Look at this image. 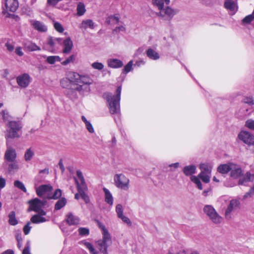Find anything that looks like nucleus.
Listing matches in <instances>:
<instances>
[{
  "label": "nucleus",
  "instance_id": "1",
  "mask_svg": "<svg viewBox=\"0 0 254 254\" xmlns=\"http://www.w3.org/2000/svg\"><path fill=\"white\" fill-rule=\"evenodd\" d=\"M93 80L88 75L80 74L77 72L71 73L69 78H64L60 81V85L66 89L65 93L69 97L75 91L83 93L85 90L90 91L89 86Z\"/></svg>",
  "mask_w": 254,
  "mask_h": 254
},
{
  "label": "nucleus",
  "instance_id": "2",
  "mask_svg": "<svg viewBox=\"0 0 254 254\" xmlns=\"http://www.w3.org/2000/svg\"><path fill=\"white\" fill-rule=\"evenodd\" d=\"M99 227L102 231V238L96 241V247L99 251L96 250L94 246L86 240H83L79 244L85 247L90 254H99V252L103 254H108V248L112 244V238L108 230L105 226L100 224Z\"/></svg>",
  "mask_w": 254,
  "mask_h": 254
},
{
  "label": "nucleus",
  "instance_id": "3",
  "mask_svg": "<svg viewBox=\"0 0 254 254\" xmlns=\"http://www.w3.org/2000/svg\"><path fill=\"white\" fill-rule=\"evenodd\" d=\"M122 87L120 86L116 89L115 95L111 93H104V97L107 100L110 112L112 114H120V100Z\"/></svg>",
  "mask_w": 254,
  "mask_h": 254
},
{
  "label": "nucleus",
  "instance_id": "4",
  "mask_svg": "<svg viewBox=\"0 0 254 254\" xmlns=\"http://www.w3.org/2000/svg\"><path fill=\"white\" fill-rule=\"evenodd\" d=\"M76 176L78 178V180H75L78 193H80V197L84 200L86 203H87L90 201L89 197L85 193V191L87 190V187L85 183V181L83 176L82 173L80 170H77Z\"/></svg>",
  "mask_w": 254,
  "mask_h": 254
},
{
  "label": "nucleus",
  "instance_id": "5",
  "mask_svg": "<svg viewBox=\"0 0 254 254\" xmlns=\"http://www.w3.org/2000/svg\"><path fill=\"white\" fill-rule=\"evenodd\" d=\"M6 126L7 127L5 134V137L6 138H18L20 136L18 132L22 127V124L20 121H9Z\"/></svg>",
  "mask_w": 254,
  "mask_h": 254
},
{
  "label": "nucleus",
  "instance_id": "6",
  "mask_svg": "<svg viewBox=\"0 0 254 254\" xmlns=\"http://www.w3.org/2000/svg\"><path fill=\"white\" fill-rule=\"evenodd\" d=\"M114 181L115 186L120 189L127 190L129 189V180L122 173L116 174Z\"/></svg>",
  "mask_w": 254,
  "mask_h": 254
},
{
  "label": "nucleus",
  "instance_id": "7",
  "mask_svg": "<svg viewBox=\"0 0 254 254\" xmlns=\"http://www.w3.org/2000/svg\"><path fill=\"white\" fill-rule=\"evenodd\" d=\"M203 211L213 223L217 224L221 223L222 221L223 218L217 213L211 205H207L205 206Z\"/></svg>",
  "mask_w": 254,
  "mask_h": 254
},
{
  "label": "nucleus",
  "instance_id": "8",
  "mask_svg": "<svg viewBox=\"0 0 254 254\" xmlns=\"http://www.w3.org/2000/svg\"><path fill=\"white\" fill-rule=\"evenodd\" d=\"M178 12L177 10L167 6L160 9L158 12L156 13V15L163 20H170Z\"/></svg>",
  "mask_w": 254,
  "mask_h": 254
},
{
  "label": "nucleus",
  "instance_id": "9",
  "mask_svg": "<svg viewBox=\"0 0 254 254\" xmlns=\"http://www.w3.org/2000/svg\"><path fill=\"white\" fill-rule=\"evenodd\" d=\"M30 209L36 212H41L43 215H46V212L42 209L44 202L39 199L36 198L28 201Z\"/></svg>",
  "mask_w": 254,
  "mask_h": 254
},
{
  "label": "nucleus",
  "instance_id": "10",
  "mask_svg": "<svg viewBox=\"0 0 254 254\" xmlns=\"http://www.w3.org/2000/svg\"><path fill=\"white\" fill-rule=\"evenodd\" d=\"M240 203L239 200L232 199L230 201L225 212V218L227 219L232 218V214L236 210L240 208Z\"/></svg>",
  "mask_w": 254,
  "mask_h": 254
},
{
  "label": "nucleus",
  "instance_id": "11",
  "mask_svg": "<svg viewBox=\"0 0 254 254\" xmlns=\"http://www.w3.org/2000/svg\"><path fill=\"white\" fill-rule=\"evenodd\" d=\"M62 44V39L53 38L52 37H49L46 41V43L44 44V49L49 51H53L57 44Z\"/></svg>",
  "mask_w": 254,
  "mask_h": 254
},
{
  "label": "nucleus",
  "instance_id": "12",
  "mask_svg": "<svg viewBox=\"0 0 254 254\" xmlns=\"http://www.w3.org/2000/svg\"><path fill=\"white\" fill-rule=\"evenodd\" d=\"M238 138L249 146L254 144V136L249 131H241L238 134Z\"/></svg>",
  "mask_w": 254,
  "mask_h": 254
},
{
  "label": "nucleus",
  "instance_id": "13",
  "mask_svg": "<svg viewBox=\"0 0 254 254\" xmlns=\"http://www.w3.org/2000/svg\"><path fill=\"white\" fill-rule=\"evenodd\" d=\"M17 84L22 88H26L30 82V77L27 73H24L17 76L16 78Z\"/></svg>",
  "mask_w": 254,
  "mask_h": 254
},
{
  "label": "nucleus",
  "instance_id": "14",
  "mask_svg": "<svg viewBox=\"0 0 254 254\" xmlns=\"http://www.w3.org/2000/svg\"><path fill=\"white\" fill-rule=\"evenodd\" d=\"M53 188L50 185H43L36 189V193L39 197H43L46 194L51 192Z\"/></svg>",
  "mask_w": 254,
  "mask_h": 254
},
{
  "label": "nucleus",
  "instance_id": "15",
  "mask_svg": "<svg viewBox=\"0 0 254 254\" xmlns=\"http://www.w3.org/2000/svg\"><path fill=\"white\" fill-rule=\"evenodd\" d=\"M31 25L36 30L40 32H46L48 29L47 27L42 22L36 20H31L30 21Z\"/></svg>",
  "mask_w": 254,
  "mask_h": 254
},
{
  "label": "nucleus",
  "instance_id": "16",
  "mask_svg": "<svg viewBox=\"0 0 254 254\" xmlns=\"http://www.w3.org/2000/svg\"><path fill=\"white\" fill-rule=\"evenodd\" d=\"M224 7L231 12V14H234L238 10V6L235 0H225Z\"/></svg>",
  "mask_w": 254,
  "mask_h": 254
},
{
  "label": "nucleus",
  "instance_id": "17",
  "mask_svg": "<svg viewBox=\"0 0 254 254\" xmlns=\"http://www.w3.org/2000/svg\"><path fill=\"white\" fill-rule=\"evenodd\" d=\"M4 5L6 10L15 11L18 7V0H4Z\"/></svg>",
  "mask_w": 254,
  "mask_h": 254
},
{
  "label": "nucleus",
  "instance_id": "18",
  "mask_svg": "<svg viewBox=\"0 0 254 254\" xmlns=\"http://www.w3.org/2000/svg\"><path fill=\"white\" fill-rule=\"evenodd\" d=\"M22 45L24 49L29 52L39 51L41 50L39 46L31 41H24L23 42Z\"/></svg>",
  "mask_w": 254,
  "mask_h": 254
},
{
  "label": "nucleus",
  "instance_id": "19",
  "mask_svg": "<svg viewBox=\"0 0 254 254\" xmlns=\"http://www.w3.org/2000/svg\"><path fill=\"white\" fill-rule=\"evenodd\" d=\"M16 157V153L15 149L10 147H7L5 151L4 158L8 162L14 161Z\"/></svg>",
  "mask_w": 254,
  "mask_h": 254
},
{
  "label": "nucleus",
  "instance_id": "20",
  "mask_svg": "<svg viewBox=\"0 0 254 254\" xmlns=\"http://www.w3.org/2000/svg\"><path fill=\"white\" fill-rule=\"evenodd\" d=\"M107 64L108 66L113 68L121 67L124 64L122 61L116 59H108L107 61Z\"/></svg>",
  "mask_w": 254,
  "mask_h": 254
},
{
  "label": "nucleus",
  "instance_id": "21",
  "mask_svg": "<svg viewBox=\"0 0 254 254\" xmlns=\"http://www.w3.org/2000/svg\"><path fill=\"white\" fill-rule=\"evenodd\" d=\"M234 168V164H224L219 165L217 168L219 173L225 174L230 171L231 169Z\"/></svg>",
  "mask_w": 254,
  "mask_h": 254
},
{
  "label": "nucleus",
  "instance_id": "22",
  "mask_svg": "<svg viewBox=\"0 0 254 254\" xmlns=\"http://www.w3.org/2000/svg\"><path fill=\"white\" fill-rule=\"evenodd\" d=\"M95 23L93 20L91 19H87L83 20L79 27L81 30H85L87 28L93 29L95 28Z\"/></svg>",
  "mask_w": 254,
  "mask_h": 254
},
{
  "label": "nucleus",
  "instance_id": "23",
  "mask_svg": "<svg viewBox=\"0 0 254 254\" xmlns=\"http://www.w3.org/2000/svg\"><path fill=\"white\" fill-rule=\"evenodd\" d=\"M64 45L63 53L68 54L72 50L73 43L69 37L66 38L63 41Z\"/></svg>",
  "mask_w": 254,
  "mask_h": 254
},
{
  "label": "nucleus",
  "instance_id": "24",
  "mask_svg": "<svg viewBox=\"0 0 254 254\" xmlns=\"http://www.w3.org/2000/svg\"><path fill=\"white\" fill-rule=\"evenodd\" d=\"M33 215L30 219V222L34 224H39L47 221V219L43 217L45 215L42 214L41 212Z\"/></svg>",
  "mask_w": 254,
  "mask_h": 254
},
{
  "label": "nucleus",
  "instance_id": "25",
  "mask_svg": "<svg viewBox=\"0 0 254 254\" xmlns=\"http://www.w3.org/2000/svg\"><path fill=\"white\" fill-rule=\"evenodd\" d=\"M196 167L194 165L186 166L183 169L184 174L187 176H193L192 175L196 173Z\"/></svg>",
  "mask_w": 254,
  "mask_h": 254
},
{
  "label": "nucleus",
  "instance_id": "26",
  "mask_svg": "<svg viewBox=\"0 0 254 254\" xmlns=\"http://www.w3.org/2000/svg\"><path fill=\"white\" fill-rule=\"evenodd\" d=\"M103 190L105 193V202L110 206H112L113 204V197L112 194L110 190L106 188H103Z\"/></svg>",
  "mask_w": 254,
  "mask_h": 254
},
{
  "label": "nucleus",
  "instance_id": "27",
  "mask_svg": "<svg viewBox=\"0 0 254 254\" xmlns=\"http://www.w3.org/2000/svg\"><path fill=\"white\" fill-rule=\"evenodd\" d=\"M66 222L69 225H76L79 224V219L72 213H69L67 216Z\"/></svg>",
  "mask_w": 254,
  "mask_h": 254
},
{
  "label": "nucleus",
  "instance_id": "28",
  "mask_svg": "<svg viewBox=\"0 0 254 254\" xmlns=\"http://www.w3.org/2000/svg\"><path fill=\"white\" fill-rule=\"evenodd\" d=\"M230 176L231 177L236 179L241 176L242 174V169L234 164V168L230 170Z\"/></svg>",
  "mask_w": 254,
  "mask_h": 254
},
{
  "label": "nucleus",
  "instance_id": "29",
  "mask_svg": "<svg viewBox=\"0 0 254 254\" xmlns=\"http://www.w3.org/2000/svg\"><path fill=\"white\" fill-rule=\"evenodd\" d=\"M120 18L119 15L118 14L111 15L107 17L106 22L108 24H115L119 22Z\"/></svg>",
  "mask_w": 254,
  "mask_h": 254
},
{
  "label": "nucleus",
  "instance_id": "30",
  "mask_svg": "<svg viewBox=\"0 0 254 254\" xmlns=\"http://www.w3.org/2000/svg\"><path fill=\"white\" fill-rule=\"evenodd\" d=\"M146 53L147 56L151 60H157L159 59V54L151 48L148 49L146 51Z\"/></svg>",
  "mask_w": 254,
  "mask_h": 254
},
{
  "label": "nucleus",
  "instance_id": "31",
  "mask_svg": "<svg viewBox=\"0 0 254 254\" xmlns=\"http://www.w3.org/2000/svg\"><path fill=\"white\" fill-rule=\"evenodd\" d=\"M67 200L64 197L59 199L55 205V210H59L63 208L66 204Z\"/></svg>",
  "mask_w": 254,
  "mask_h": 254
},
{
  "label": "nucleus",
  "instance_id": "32",
  "mask_svg": "<svg viewBox=\"0 0 254 254\" xmlns=\"http://www.w3.org/2000/svg\"><path fill=\"white\" fill-rule=\"evenodd\" d=\"M8 223L10 225L15 226L18 224V220L15 217V213L14 211H11L8 214Z\"/></svg>",
  "mask_w": 254,
  "mask_h": 254
},
{
  "label": "nucleus",
  "instance_id": "33",
  "mask_svg": "<svg viewBox=\"0 0 254 254\" xmlns=\"http://www.w3.org/2000/svg\"><path fill=\"white\" fill-rule=\"evenodd\" d=\"M1 118L4 122H8L11 117L7 110H3L0 112V119Z\"/></svg>",
  "mask_w": 254,
  "mask_h": 254
},
{
  "label": "nucleus",
  "instance_id": "34",
  "mask_svg": "<svg viewBox=\"0 0 254 254\" xmlns=\"http://www.w3.org/2000/svg\"><path fill=\"white\" fill-rule=\"evenodd\" d=\"M254 179V176L250 172H247L244 178L240 179L239 184L244 185L245 183L251 181Z\"/></svg>",
  "mask_w": 254,
  "mask_h": 254
},
{
  "label": "nucleus",
  "instance_id": "35",
  "mask_svg": "<svg viewBox=\"0 0 254 254\" xmlns=\"http://www.w3.org/2000/svg\"><path fill=\"white\" fill-rule=\"evenodd\" d=\"M211 173L201 172L198 177L205 183H208L210 181Z\"/></svg>",
  "mask_w": 254,
  "mask_h": 254
},
{
  "label": "nucleus",
  "instance_id": "36",
  "mask_svg": "<svg viewBox=\"0 0 254 254\" xmlns=\"http://www.w3.org/2000/svg\"><path fill=\"white\" fill-rule=\"evenodd\" d=\"M200 179L198 177V176H191L190 177L191 181L196 185L197 188L199 190H202L203 187Z\"/></svg>",
  "mask_w": 254,
  "mask_h": 254
},
{
  "label": "nucleus",
  "instance_id": "37",
  "mask_svg": "<svg viewBox=\"0 0 254 254\" xmlns=\"http://www.w3.org/2000/svg\"><path fill=\"white\" fill-rule=\"evenodd\" d=\"M199 168L201 170V172H206L207 173H211V172L212 167L210 165L207 163L200 164Z\"/></svg>",
  "mask_w": 254,
  "mask_h": 254
},
{
  "label": "nucleus",
  "instance_id": "38",
  "mask_svg": "<svg viewBox=\"0 0 254 254\" xmlns=\"http://www.w3.org/2000/svg\"><path fill=\"white\" fill-rule=\"evenodd\" d=\"M85 5L83 3L79 2L77 6V14L79 16L83 15L85 12Z\"/></svg>",
  "mask_w": 254,
  "mask_h": 254
},
{
  "label": "nucleus",
  "instance_id": "39",
  "mask_svg": "<svg viewBox=\"0 0 254 254\" xmlns=\"http://www.w3.org/2000/svg\"><path fill=\"white\" fill-rule=\"evenodd\" d=\"M34 155V151L31 148L27 149L24 154V158L25 161H30L33 157Z\"/></svg>",
  "mask_w": 254,
  "mask_h": 254
},
{
  "label": "nucleus",
  "instance_id": "40",
  "mask_svg": "<svg viewBox=\"0 0 254 254\" xmlns=\"http://www.w3.org/2000/svg\"><path fill=\"white\" fill-rule=\"evenodd\" d=\"M61 58L58 56H49L47 58L46 62L50 64H54L56 62H60Z\"/></svg>",
  "mask_w": 254,
  "mask_h": 254
},
{
  "label": "nucleus",
  "instance_id": "41",
  "mask_svg": "<svg viewBox=\"0 0 254 254\" xmlns=\"http://www.w3.org/2000/svg\"><path fill=\"white\" fill-rule=\"evenodd\" d=\"M14 186L15 187L19 189L23 192H26V189L25 187L24 184L22 182L18 180L15 181L14 182Z\"/></svg>",
  "mask_w": 254,
  "mask_h": 254
},
{
  "label": "nucleus",
  "instance_id": "42",
  "mask_svg": "<svg viewBox=\"0 0 254 254\" xmlns=\"http://www.w3.org/2000/svg\"><path fill=\"white\" fill-rule=\"evenodd\" d=\"M152 3L159 10L164 7L165 3L163 0H152Z\"/></svg>",
  "mask_w": 254,
  "mask_h": 254
},
{
  "label": "nucleus",
  "instance_id": "43",
  "mask_svg": "<svg viewBox=\"0 0 254 254\" xmlns=\"http://www.w3.org/2000/svg\"><path fill=\"white\" fill-rule=\"evenodd\" d=\"M133 65V61H130L127 65H126L123 69V72L124 73H127L130 71L132 69Z\"/></svg>",
  "mask_w": 254,
  "mask_h": 254
},
{
  "label": "nucleus",
  "instance_id": "44",
  "mask_svg": "<svg viewBox=\"0 0 254 254\" xmlns=\"http://www.w3.org/2000/svg\"><path fill=\"white\" fill-rule=\"evenodd\" d=\"M79 234L80 236H88L89 234V230L87 228L80 227L78 230Z\"/></svg>",
  "mask_w": 254,
  "mask_h": 254
},
{
  "label": "nucleus",
  "instance_id": "45",
  "mask_svg": "<svg viewBox=\"0 0 254 254\" xmlns=\"http://www.w3.org/2000/svg\"><path fill=\"white\" fill-rule=\"evenodd\" d=\"M91 66L93 68L101 70L103 69L104 66L101 63L94 62L91 64Z\"/></svg>",
  "mask_w": 254,
  "mask_h": 254
},
{
  "label": "nucleus",
  "instance_id": "46",
  "mask_svg": "<svg viewBox=\"0 0 254 254\" xmlns=\"http://www.w3.org/2000/svg\"><path fill=\"white\" fill-rule=\"evenodd\" d=\"M10 162V163L8 165L9 172H11L17 170L18 168V164L14 161Z\"/></svg>",
  "mask_w": 254,
  "mask_h": 254
},
{
  "label": "nucleus",
  "instance_id": "47",
  "mask_svg": "<svg viewBox=\"0 0 254 254\" xmlns=\"http://www.w3.org/2000/svg\"><path fill=\"white\" fill-rule=\"evenodd\" d=\"M74 56L72 55L69 56L68 58H67L65 61L62 62L61 64L63 65H66L71 63H73L74 61Z\"/></svg>",
  "mask_w": 254,
  "mask_h": 254
},
{
  "label": "nucleus",
  "instance_id": "48",
  "mask_svg": "<svg viewBox=\"0 0 254 254\" xmlns=\"http://www.w3.org/2000/svg\"><path fill=\"white\" fill-rule=\"evenodd\" d=\"M62 194V190L58 189L55 190L53 196L51 197V198L54 199H57L61 197Z\"/></svg>",
  "mask_w": 254,
  "mask_h": 254
},
{
  "label": "nucleus",
  "instance_id": "49",
  "mask_svg": "<svg viewBox=\"0 0 254 254\" xmlns=\"http://www.w3.org/2000/svg\"><path fill=\"white\" fill-rule=\"evenodd\" d=\"M55 29L59 32L62 33L64 31V28L61 23L58 22H55L54 23Z\"/></svg>",
  "mask_w": 254,
  "mask_h": 254
},
{
  "label": "nucleus",
  "instance_id": "50",
  "mask_svg": "<svg viewBox=\"0 0 254 254\" xmlns=\"http://www.w3.org/2000/svg\"><path fill=\"white\" fill-rule=\"evenodd\" d=\"M243 102L250 105H254V99L252 96L246 97L243 99Z\"/></svg>",
  "mask_w": 254,
  "mask_h": 254
},
{
  "label": "nucleus",
  "instance_id": "51",
  "mask_svg": "<svg viewBox=\"0 0 254 254\" xmlns=\"http://www.w3.org/2000/svg\"><path fill=\"white\" fill-rule=\"evenodd\" d=\"M254 19V17L252 13L246 16L243 20L242 22L244 23L249 24Z\"/></svg>",
  "mask_w": 254,
  "mask_h": 254
},
{
  "label": "nucleus",
  "instance_id": "52",
  "mask_svg": "<svg viewBox=\"0 0 254 254\" xmlns=\"http://www.w3.org/2000/svg\"><path fill=\"white\" fill-rule=\"evenodd\" d=\"M31 222H28L27 224L23 227V232L25 235H28L31 229V227L30 226Z\"/></svg>",
  "mask_w": 254,
  "mask_h": 254
},
{
  "label": "nucleus",
  "instance_id": "53",
  "mask_svg": "<svg viewBox=\"0 0 254 254\" xmlns=\"http://www.w3.org/2000/svg\"><path fill=\"white\" fill-rule=\"evenodd\" d=\"M245 126L249 129L254 130V120H248L246 121Z\"/></svg>",
  "mask_w": 254,
  "mask_h": 254
},
{
  "label": "nucleus",
  "instance_id": "54",
  "mask_svg": "<svg viewBox=\"0 0 254 254\" xmlns=\"http://www.w3.org/2000/svg\"><path fill=\"white\" fill-rule=\"evenodd\" d=\"M116 211L118 214V217L123 215V208L121 204H119L116 206Z\"/></svg>",
  "mask_w": 254,
  "mask_h": 254
},
{
  "label": "nucleus",
  "instance_id": "55",
  "mask_svg": "<svg viewBox=\"0 0 254 254\" xmlns=\"http://www.w3.org/2000/svg\"><path fill=\"white\" fill-rule=\"evenodd\" d=\"M30 242L29 241H27L26 242V246L22 252V254H30Z\"/></svg>",
  "mask_w": 254,
  "mask_h": 254
},
{
  "label": "nucleus",
  "instance_id": "56",
  "mask_svg": "<svg viewBox=\"0 0 254 254\" xmlns=\"http://www.w3.org/2000/svg\"><path fill=\"white\" fill-rule=\"evenodd\" d=\"M119 218L121 219L124 223L127 224V225H131V221L128 217L124 216V215H122L120 217H119Z\"/></svg>",
  "mask_w": 254,
  "mask_h": 254
},
{
  "label": "nucleus",
  "instance_id": "57",
  "mask_svg": "<svg viewBox=\"0 0 254 254\" xmlns=\"http://www.w3.org/2000/svg\"><path fill=\"white\" fill-rule=\"evenodd\" d=\"M85 125L86 129L88 130V131L90 133H93L94 132V128L90 122L87 123Z\"/></svg>",
  "mask_w": 254,
  "mask_h": 254
},
{
  "label": "nucleus",
  "instance_id": "58",
  "mask_svg": "<svg viewBox=\"0 0 254 254\" xmlns=\"http://www.w3.org/2000/svg\"><path fill=\"white\" fill-rule=\"evenodd\" d=\"M168 254H186V251L184 250L179 251V252H175L173 249L169 250Z\"/></svg>",
  "mask_w": 254,
  "mask_h": 254
},
{
  "label": "nucleus",
  "instance_id": "59",
  "mask_svg": "<svg viewBox=\"0 0 254 254\" xmlns=\"http://www.w3.org/2000/svg\"><path fill=\"white\" fill-rule=\"evenodd\" d=\"M6 185V180L4 178L0 177V191L5 187Z\"/></svg>",
  "mask_w": 254,
  "mask_h": 254
},
{
  "label": "nucleus",
  "instance_id": "60",
  "mask_svg": "<svg viewBox=\"0 0 254 254\" xmlns=\"http://www.w3.org/2000/svg\"><path fill=\"white\" fill-rule=\"evenodd\" d=\"M15 53L16 55L20 57H21L24 55V53L22 50V48L20 47H17L16 48Z\"/></svg>",
  "mask_w": 254,
  "mask_h": 254
},
{
  "label": "nucleus",
  "instance_id": "61",
  "mask_svg": "<svg viewBox=\"0 0 254 254\" xmlns=\"http://www.w3.org/2000/svg\"><path fill=\"white\" fill-rule=\"evenodd\" d=\"M5 46L9 52L13 51L14 49V46L8 42L6 43Z\"/></svg>",
  "mask_w": 254,
  "mask_h": 254
},
{
  "label": "nucleus",
  "instance_id": "62",
  "mask_svg": "<svg viewBox=\"0 0 254 254\" xmlns=\"http://www.w3.org/2000/svg\"><path fill=\"white\" fill-rule=\"evenodd\" d=\"M179 163L177 162L175 163L171 164L169 165V167L170 168V170L173 171H174L175 169H177L179 166Z\"/></svg>",
  "mask_w": 254,
  "mask_h": 254
},
{
  "label": "nucleus",
  "instance_id": "63",
  "mask_svg": "<svg viewBox=\"0 0 254 254\" xmlns=\"http://www.w3.org/2000/svg\"><path fill=\"white\" fill-rule=\"evenodd\" d=\"M126 30V28L124 26H121L119 27H116L114 30V31L116 32H119L120 31H125Z\"/></svg>",
  "mask_w": 254,
  "mask_h": 254
},
{
  "label": "nucleus",
  "instance_id": "64",
  "mask_svg": "<svg viewBox=\"0 0 254 254\" xmlns=\"http://www.w3.org/2000/svg\"><path fill=\"white\" fill-rule=\"evenodd\" d=\"M15 238L17 242H23V239L20 232L18 233L15 235Z\"/></svg>",
  "mask_w": 254,
  "mask_h": 254
}]
</instances>
